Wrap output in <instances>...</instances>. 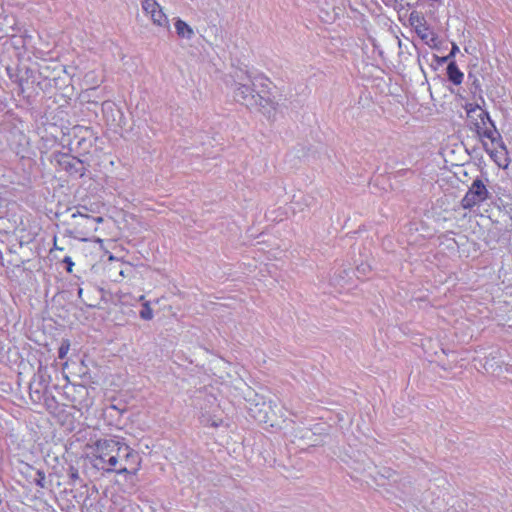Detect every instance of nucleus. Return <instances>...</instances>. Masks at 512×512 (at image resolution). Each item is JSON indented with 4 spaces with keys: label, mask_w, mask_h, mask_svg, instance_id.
<instances>
[{
    "label": "nucleus",
    "mask_w": 512,
    "mask_h": 512,
    "mask_svg": "<svg viewBox=\"0 0 512 512\" xmlns=\"http://www.w3.org/2000/svg\"><path fill=\"white\" fill-rule=\"evenodd\" d=\"M236 77L245 82H237V88L234 93L235 100L248 108L263 106L266 101V89L269 86V80L263 76H254L251 72L240 71Z\"/></svg>",
    "instance_id": "obj_1"
},
{
    "label": "nucleus",
    "mask_w": 512,
    "mask_h": 512,
    "mask_svg": "<svg viewBox=\"0 0 512 512\" xmlns=\"http://www.w3.org/2000/svg\"><path fill=\"white\" fill-rule=\"evenodd\" d=\"M118 445V437L98 439L95 441L93 447L95 467L102 469L106 473L124 475L127 472V467H117L118 460L115 458V452L119 450Z\"/></svg>",
    "instance_id": "obj_2"
},
{
    "label": "nucleus",
    "mask_w": 512,
    "mask_h": 512,
    "mask_svg": "<svg viewBox=\"0 0 512 512\" xmlns=\"http://www.w3.org/2000/svg\"><path fill=\"white\" fill-rule=\"evenodd\" d=\"M467 114L473 124V130L479 138H486L499 148H504L502 136L498 132L495 122L491 119L488 111L482 110L476 105L473 108L467 109Z\"/></svg>",
    "instance_id": "obj_3"
},
{
    "label": "nucleus",
    "mask_w": 512,
    "mask_h": 512,
    "mask_svg": "<svg viewBox=\"0 0 512 512\" xmlns=\"http://www.w3.org/2000/svg\"><path fill=\"white\" fill-rule=\"evenodd\" d=\"M119 450H116L115 455L118 460L117 467H127L125 474L136 475L141 467V458L137 451L132 449L122 439L119 438Z\"/></svg>",
    "instance_id": "obj_4"
},
{
    "label": "nucleus",
    "mask_w": 512,
    "mask_h": 512,
    "mask_svg": "<svg viewBox=\"0 0 512 512\" xmlns=\"http://www.w3.org/2000/svg\"><path fill=\"white\" fill-rule=\"evenodd\" d=\"M489 197L490 192L488 191L484 180L481 177H476L464 195L461 205L464 209L470 210L485 202Z\"/></svg>",
    "instance_id": "obj_5"
},
{
    "label": "nucleus",
    "mask_w": 512,
    "mask_h": 512,
    "mask_svg": "<svg viewBox=\"0 0 512 512\" xmlns=\"http://www.w3.org/2000/svg\"><path fill=\"white\" fill-rule=\"evenodd\" d=\"M142 9L150 17L154 25L162 28H170L169 20L163 8L156 0H143Z\"/></svg>",
    "instance_id": "obj_6"
},
{
    "label": "nucleus",
    "mask_w": 512,
    "mask_h": 512,
    "mask_svg": "<svg viewBox=\"0 0 512 512\" xmlns=\"http://www.w3.org/2000/svg\"><path fill=\"white\" fill-rule=\"evenodd\" d=\"M496 149L495 150H489L487 148V144L484 143V148L486 150V152L490 155L491 159L499 166V167H502V168H506L509 164V160H508V151H507V147L506 145L504 144V148H499L497 145H496Z\"/></svg>",
    "instance_id": "obj_7"
},
{
    "label": "nucleus",
    "mask_w": 512,
    "mask_h": 512,
    "mask_svg": "<svg viewBox=\"0 0 512 512\" xmlns=\"http://www.w3.org/2000/svg\"><path fill=\"white\" fill-rule=\"evenodd\" d=\"M414 29L418 37L427 45H432L435 42L436 37L432 32H430V28L427 25L425 18H420L419 24H415Z\"/></svg>",
    "instance_id": "obj_8"
},
{
    "label": "nucleus",
    "mask_w": 512,
    "mask_h": 512,
    "mask_svg": "<svg viewBox=\"0 0 512 512\" xmlns=\"http://www.w3.org/2000/svg\"><path fill=\"white\" fill-rule=\"evenodd\" d=\"M446 75L450 83L459 86L464 80V73L459 69L455 60H451L446 67Z\"/></svg>",
    "instance_id": "obj_9"
},
{
    "label": "nucleus",
    "mask_w": 512,
    "mask_h": 512,
    "mask_svg": "<svg viewBox=\"0 0 512 512\" xmlns=\"http://www.w3.org/2000/svg\"><path fill=\"white\" fill-rule=\"evenodd\" d=\"M174 27L180 38L191 39L194 35L192 27L181 18H175Z\"/></svg>",
    "instance_id": "obj_10"
},
{
    "label": "nucleus",
    "mask_w": 512,
    "mask_h": 512,
    "mask_svg": "<svg viewBox=\"0 0 512 512\" xmlns=\"http://www.w3.org/2000/svg\"><path fill=\"white\" fill-rule=\"evenodd\" d=\"M139 315L141 319L146 321H149L153 318L154 314L149 301H145L142 304V309L140 310Z\"/></svg>",
    "instance_id": "obj_11"
},
{
    "label": "nucleus",
    "mask_w": 512,
    "mask_h": 512,
    "mask_svg": "<svg viewBox=\"0 0 512 512\" xmlns=\"http://www.w3.org/2000/svg\"><path fill=\"white\" fill-rule=\"evenodd\" d=\"M69 350H70V341L68 339L62 340L61 345L58 349V358L64 359L67 356Z\"/></svg>",
    "instance_id": "obj_12"
},
{
    "label": "nucleus",
    "mask_w": 512,
    "mask_h": 512,
    "mask_svg": "<svg viewBox=\"0 0 512 512\" xmlns=\"http://www.w3.org/2000/svg\"><path fill=\"white\" fill-rule=\"evenodd\" d=\"M78 216H80L82 218H85L87 221H91L94 224H98V223H101L103 221L102 217H91V216H89L87 214H83L79 210H77L76 212H73L72 215H71L72 218H76Z\"/></svg>",
    "instance_id": "obj_13"
},
{
    "label": "nucleus",
    "mask_w": 512,
    "mask_h": 512,
    "mask_svg": "<svg viewBox=\"0 0 512 512\" xmlns=\"http://www.w3.org/2000/svg\"><path fill=\"white\" fill-rule=\"evenodd\" d=\"M63 264H65V269L68 273H72L74 262L70 256H65L62 260Z\"/></svg>",
    "instance_id": "obj_14"
},
{
    "label": "nucleus",
    "mask_w": 512,
    "mask_h": 512,
    "mask_svg": "<svg viewBox=\"0 0 512 512\" xmlns=\"http://www.w3.org/2000/svg\"><path fill=\"white\" fill-rule=\"evenodd\" d=\"M37 486L44 488L45 487V473L41 470L37 471V478L35 480Z\"/></svg>",
    "instance_id": "obj_15"
},
{
    "label": "nucleus",
    "mask_w": 512,
    "mask_h": 512,
    "mask_svg": "<svg viewBox=\"0 0 512 512\" xmlns=\"http://www.w3.org/2000/svg\"><path fill=\"white\" fill-rule=\"evenodd\" d=\"M420 18H424L422 15H420L417 12H412L410 14V22L413 27H415V24H419Z\"/></svg>",
    "instance_id": "obj_16"
},
{
    "label": "nucleus",
    "mask_w": 512,
    "mask_h": 512,
    "mask_svg": "<svg viewBox=\"0 0 512 512\" xmlns=\"http://www.w3.org/2000/svg\"><path fill=\"white\" fill-rule=\"evenodd\" d=\"M459 52V47L456 44L452 45L451 51L449 52V57L454 60V57Z\"/></svg>",
    "instance_id": "obj_17"
},
{
    "label": "nucleus",
    "mask_w": 512,
    "mask_h": 512,
    "mask_svg": "<svg viewBox=\"0 0 512 512\" xmlns=\"http://www.w3.org/2000/svg\"><path fill=\"white\" fill-rule=\"evenodd\" d=\"M26 83H27V81H24L22 78L19 80L18 86H19V90H20L21 93L25 92V90H26V87H25Z\"/></svg>",
    "instance_id": "obj_18"
},
{
    "label": "nucleus",
    "mask_w": 512,
    "mask_h": 512,
    "mask_svg": "<svg viewBox=\"0 0 512 512\" xmlns=\"http://www.w3.org/2000/svg\"><path fill=\"white\" fill-rule=\"evenodd\" d=\"M451 60H452V59L449 57V55H446V56H444V57H442V58L440 59V62H441V63H443V62H448V63H449Z\"/></svg>",
    "instance_id": "obj_19"
},
{
    "label": "nucleus",
    "mask_w": 512,
    "mask_h": 512,
    "mask_svg": "<svg viewBox=\"0 0 512 512\" xmlns=\"http://www.w3.org/2000/svg\"><path fill=\"white\" fill-rule=\"evenodd\" d=\"M366 268H367L366 266L365 267L364 266L357 267V272L358 273H361V272L364 273L366 271Z\"/></svg>",
    "instance_id": "obj_20"
},
{
    "label": "nucleus",
    "mask_w": 512,
    "mask_h": 512,
    "mask_svg": "<svg viewBox=\"0 0 512 512\" xmlns=\"http://www.w3.org/2000/svg\"><path fill=\"white\" fill-rule=\"evenodd\" d=\"M53 249L60 250V251H62V250H63V248H60L59 246H57V244H56V237H54V246H53Z\"/></svg>",
    "instance_id": "obj_21"
},
{
    "label": "nucleus",
    "mask_w": 512,
    "mask_h": 512,
    "mask_svg": "<svg viewBox=\"0 0 512 512\" xmlns=\"http://www.w3.org/2000/svg\"><path fill=\"white\" fill-rule=\"evenodd\" d=\"M112 104L110 102L103 103V109L111 108Z\"/></svg>",
    "instance_id": "obj_22"
},
{
    "label": "nucleus",
    "mask_w": 512,
    "mask_h": 512,
    "mask_svg": "<svg viewBox=\"0 0 512 512\" xmlns=\"http://www.w3.org/2000/svg\"><path fill=\"white\" fill-rule=\"evenodd\" d=\"M496 354H498V352H491L490 353L491 359H493V360L496 359V357H497Z\"/></svg>",
    "instance_id": "obj_23"
},
{
    "label": "nucleus",
    "mask_w": 512,
    "mask_h": 512,
    "mask_svg": "<svg viewBox=\"0 0 512 512\" xmlns=\"http://www.w3.org/2000/svg\"><path fill=\"white\" fill-rule=\"evenodd\" d=\"M82 294H83V289L82 288H78V296H79V298L82 297Z\"/></svg>",
    "instance_id": "obj_24"
},
{
    "label": "nucleus",
    "mask_w": 512,
    "mask_h": 512,
    "mask_svg": "<svg viewBox=\"0 0 512 512\" xmlns=\"http://www.w3.org/2000/svg\"><path fill=\"white\" fill-rule=\"evenodd\" d=\"M138 300L143 302V303L146 301L144 295H140Z\"/></svg>",
    "instance_id": "obj_25"
},
{
    "label": "nucleus",
    "mask_w": 512,
    "mask_h": 512,
    "mask_svg": "<svg viewBox=\"0 0 512 512\" xmlns=\"http://www.w3.org/2000/svg\"><path fill=\"white\" fill-rule=\"evenodd\" d=\"M487 365H489V359H487V361L485 362V365H484L485 369H487Z\"/></svg>",
    "instance_id": "obj_26"
}]
</instances>
